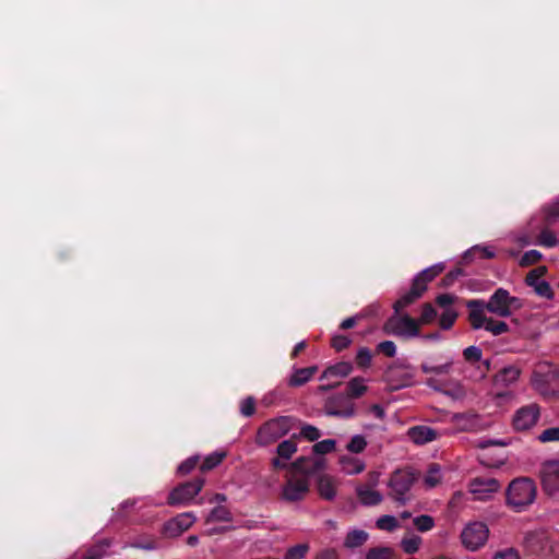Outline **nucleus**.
Returning <instances> with one entry per match:
<instances>
[{
    "mask_svg": "<svg viewBox=\"0 0 559 559\" xmlns=\"http://www.w3.org/2000/svg\"><path fill=\"white\" fill-rule=\"evenodd\" d=\"M377 350L391 358L396 354V346L392 341H383L377 345Z\"/></svg>",
    "mask_w": 559,
    "mask_h": 559,
    "instance_id": "obj_57",
    "label": "nucleus"
},
{
    "mask_svg": "<svg viewBox=\"0 0 559 559\" xmlns=\"http://www.w3.org/2000/svg\"><path fill=\"white\" fill-rule=\"evenodd\" d=\"M366 447H367L366 438L361 435H355L354 437H352L350 441L347 443L346 449L350 453L358 454V453L364 452Z\"/></svg>",
    "mask_w": 559,
    "mask_h": 559,
    "instance_id": "obj_43",
    "label": "nucleus"
},
{
    "mask_svg": "<svg viewBox=\"0 0 559 559\" xmlns=\"http://www.w3.org/2000/svg\"><path fill=\"white\" fill-rule=\"evenodd\" d=\"M542 484L544 490L549 495L559 490V461H550L544 464Z\"/></svg>",
    "mask_w": 559,
    "mask_h": 559,
    "instance_id": "obj_18",
    "label": "nucleus"
},
{
    "mask_svg": "<svg viewBox=\"0 0 559 559\" xmlns=\"http://www.w3.org/2000/svg\"><path fill=\"white\" fill-rule=\"evenodd\" d=\"M131 547L144 550H153L156 549V542L154 539H148L145 542L136 540L131 544Z\"/></svg>",
    "mask_w": 559,
    "mask_h": 559,
    "instance_id": "obj_61",
    "label": "nucleus"
},
{
    "mask_svg": "<svg viewBox=\"0 0 559 559\" xmlns=\"http://www.w3.org/2000/svg\"><path fill=\"white\" fill-rule=\"evenodd\" d=\"M463 357L467 362L475 365L481 360L483 352L477 346H468L463 350Z\"/></svg>",
    "mask_w": 559,
    "mask_h": 559,
    "instance_id": "obj_48",
    "label": "nucleus"
},
{
    "mask_svg": "<svg viewBox=\"0 0 559 559\" xmlns=\"http://www.w3.org/2000/svg\"><path fill=\"white\" fill-rule=\"evenodd\" d=\"M231 520L230 511L226 507L218 506L210 512L206 522H230Z\"/></svg>",
    "mask_w": 559,
    "mask_h": 559,
    "instance_id": "obj_34",
    "label": "nucleus"
},
{
    "mask_svg": "<svg viewBox=\"0 0 559 559\" xmlns=\"http://www.w3.org/2000/svg\"><path fill=\"white\" fill-rule=\"evenodd\" d=\"M335 444H336L335 440L325 439V440L319 441L316 444H313L312 450H313L314 454L323 455V454H328V453H331L332 451H334Z\"/></svg>",
    "mask_w": 559,
    "mask_h": 559,
    "instance_id": "obj_49",
    "label": "nucleus"
},
{
    "mask_svg": "<svg viewBox=\"0 0 559 559\" xmlns=\"http://www.w3.org/2000/svg\"><path fill=\"white\" fill-rule=\"evenodd\" d=\"M105 555V547L103 545H95L82 554H75L69 559H102Z\"/></svg>",
    "mask_w": 559,
    "mask_h": 559,
    "instance_id": "obj_35",
    "label": "nucleus"
},
{
    "mask_svg": "<svg viewBox=\"0 0 559 559\" xmlns=\"http://www.w3.org/2000/svg\"><path fill=\"white\" fill-rule=\"evenodd\" d=\"M368 388L365 384V379L355 377L347 382L345 395L349 399H359L367 392Z\"/></svg>",
    "mask_w": 559,
    "mask_h": 559,
    "instance_id": "obj_27",
    "label": "nucleus"
},
{
    "mask_svg": "<svg viewBox=\"0 0 559 559\" xmlns=\"http://www.w3.org/2000/svg\"><path fill=\"white\" fill-rule=\"evenodd\" d=\"M520 377V369L514 366H508L502 368L496 374V382L504 385H509L518 380Z\"/></svg>",
    "mask_w": 559,
    "mask_h": 559,
    "instance_id": "obj_30",
    "label": "nucleus"
},
{
    "mask_svg": "<svg viewBox=\"0 0 559 559\" xmlns=\"http://www.w3.org/2000/svg\"><path fill=\"white\" fill-rule=\"evenodd\" d=\"M479 418L474 413H459L453 415V424L461 431H474L478 427Z\"/></svg>",
    "mask_w": 559,
    "mask_h": 559,
    "instance_id": "obj_22",
    "label": "nucleus"
},
{
    "mask_svg": "<svg viewBox=\"0 0 559 559\" xmlns=\"http://www.w3.org/2000/svg\"><path fill=\"white\" fill-rule=\"evenodd\" d=\"M318 371L317 366H310L306 368H298L294 371V373L288 379V385L292 388H297L306 384Z\"/></svg>",
    "mask_w": 559,
    "mask_h": 559,
    "instance_id": "obj_23",
    "label": "nucleus"
},
{
    "mask_svg": "<svg viewBox=\"0 0 559 559\" xmlns=\"http://www.w3.org/2000/svg\"><path fill=\"white\" fill-rule=\"evenodd\" d=\"M485 309L498 317L506 318L511 316L508 307V290L501 287L496 289L489 300L485 302Z\"/></svg>",
    "mask_w": 559,
    "mask_h": 559,
    "instance_id": "obj_17",
    "label": "nucleus"
},
{
    "mask_svg": "<svg viewBox=\"0 0 559 559\" xmlns=\"http://www.w3.org/2000/svg\"><path fill=\"white\" fill-rule=\"evenodd\" d=\"M489 530L483 522H473L465 526L461 533V540L464 547L475 551L483 547L488 539Z\"/></svg>",
    "mask_w": 559,
    "mask_h": 559,
    "instance_id": "obj_9",
    "label": "nucleus"
},
{
    "mask_svg": "<svg viewBox=\"0 0 559 559\" xmlns=\"http://www.w3.org/2000/svg\"><path fill=\"white\" fill-rule=\"evenodd\" d=\"M337 552L335 549H325L318 554L317 559H337Z\"/></svg>",
    "mask_w": 559,
    "mask_h": 559,
    "instance_id": "obj_64",
    "label": "nucleus"
},
{
    "mask_svg": "<svg viewBox=\"0 0 559 559\" xmlns=\"http://www.w3.org/2000/svg\"><path fill=\"white\" fill-rule=\"evenodd\" d=\"M469 309L468 321L474 330L484 328L486 331L493 335H501L509 331V325L503 321H498L492 318H487L484 313L485 301L480 299H472L466 302Z\"/></svg>",
    "mask_w": 559,
    "mask_h": 559,
    "instance_id": "obj_4",
    "label": "nucleus"
},
{
    "mask_svg": "<svg viewBox=\"0 0 559 559\" xmlns=\"http://www.w3.org/2000/svg\"><path fill=\"white\" fill-rule=\"evenodd\" d=\"M463 275V271L460 267H456L449 273H447L443 278L441 280V285L443 287H450L454 284V282Z\"/></svg>",
    "mask_w": 559,
    "mask_h": 559,
    "instance_id": "obj_59",
    "label": "nucleus"
},
{
    "mask_svg": "<svg viewBox=\"0 0 559 559\" xmlns=\"http://www.w3.org/2000/svg\"><path fill=\"white\" fill-rule=\"evenodd\" d=\"M308 550L309 546L307 544H298L286 551L285 559H304Z\"/></svg>",
    "mask_w": 559,
    "mask_h": 559,
    "instance_id": "obj_50",
    "label": "nucleus"
},
{
    "mask_svg": "<svg viewBox=\"0 0 559 559\" xmlns=\"http://www.w3.org/2000/svg\"><path fill=\"white\" fill-rule=\"evenodd\" d=\"M240 413L246 417H250L255 413V400L252 396L241 401Z\"/></svg>",
    "mask_w": 559,
    "mask_h": 559,
    "instance_id": "obj_56",
    "label": "nucleus"
},
{
    "mask_svg": "<svg viewBox=\"0 0 559 559\" xmlns=\"http://www.w3.org/2000/svg\"><path fill=\"white\" fill-rule=\"evenodd\" d=\"M426 292V287L419 286L418 283L412 282L411 289L402 295L394 304L393 309L395 313H399L402 309L411 306L416 300H418L424 293Z\"/></svg>",
    "mask_w": 559,
    "mask_h": 559,
    "instance_id": "obj_21",
    "label": "nucleus"
},
{
    "mask_svg": "<svg viewBox=\"0 0 559 559\" xmlns=\"http://www.w3.org/2000/svg\"><path fill=\"white\" fill-rule=\"evenodd\" d=\"M325 413L330 416L352 418L356 415V407L349 396L338 393L326 399Z\"/></svg>",
    "mask_w": 559,
    "mask_h": 559,
    "instance_id": "obj_12",
    "label": "nucleus"
},
{
    "mask_svg": "<svg viewBox=\"0 0 559 559\" xmlns=\"http://www.w3.org/2000/svg\"><path fill=\"white\" fill-rule=\"evenodd\" d=\"M357 496L364 506H377L382 501V495L372 489L358 487Z\"/></svg>",
    "mask_w": 559,
    "mask_h": 559,
    "instance_id": "obj_28",
    "label": "nucleus"
},
{
    "mask_svg": "<svg viewBox=\"0 0 559 559\" xmlns=\"http://www.w3.org/2000/svg\"><path fill=\"white\" fill-rule=\"evenodd\" d=\"M289 467L295 472L301 473L302 476L308 477L324 469L325 461L323 459L299 456L289 465Z\"/></svg>",
    "mask_w": 559,
    "mask_h": 559,
    "instance_id": "obj_19",
    "label": "nucleus"
},
{
    "mask_svg": "<svg viewBox=\"0 0 559 559\" xmlns=\"http://www.w3.org/2000/svg\"><path fill=\"white\" fill-rule=\"evenodd\" d=\"M499 488L500 483L492 477H475L469 481V491L475 495L477 500H486Z\"/></svg>",
    "mask_w": 559,
    "mask_h": 559,
    "instance_id": "obj_15",
    "label": "nucleus"
},
{
    "mask_svg": "<svg viewBox=\"0 0 559 559\" xmlns=\"http://www.w3.org/2000/svg\"><path fill=\"white\" fill-rule=\"evenodd\" d=\"M534 292L539 296L547 299H551L554 297V292L548 282L542 281L538 285L534 287Z\"/></svg>",
    "mask_w": 559,
    "mask_h": 559,
    "instance_id": "obj_58",
    "label": "nucleus"
},
{
    "mask_svg": "<svg viewBox=\"0 0 559 559\" xmlns=\"http://www.w3.org/2000/svg\"><path fill=\"white\" fill-rule=\"evenodd\" d=\"M298 436L293 435L289 439L284 440L276 447V456H274L270 464L273 471H283L288 468V463L293 455L297 452Z\"/></svg>",
    "mask_w": 559,
    "mask_h": 559,
    "instance_id": "obj_13",
    "label": "nucleus"
},
{
    "mask_svg": "<svg viewBox=\"0 0 559 559\" xmlns=\"http://www.w3.org/2000/svg\"><path fill=\"white\" fill-rule=\"evenodd\" d=\"M385 333L396 336L415 337L420 333L418 322L408 314L391 317L383 326Z\"/></svg>",
    "mask_w": 559,
    "mask_h": 559,
    "instance_id": "obj_8",
    "label": "nucleus"
},
{
    "mask_svg": "<svg viewBox=\"0 0 559 559\" xmlns=\"http://www.w3.org/2000/svg\"><path fill=\"white\" fill-rule=\"evenodd\" d=\"M203 477H195L176 486L167 497V504L171 507L188 506L204 486Z\"/></svg>",
    "mask_w": 559,
    "mask_h": 559,
    "instance_id": "obj_7",
    "label": "nucleus"
},
{
    "mask_svg": "<svg viewBox=\"0 0 559 559\" xmlns=\"http://www.w3.org/2000/svg\"><path fill=\"white\" fill-rule=\"evenodd\" d=\"M318 492L322 499L333 500L336 496L334 479L329 475H321L317 481Z\"/></svg>",
    "mask_w": 559,
    "mask_h": 559,
    "instance_id": "obj_25",
    "label": "nucleus"
},
{
    "mask_svg": "<svg viewBox=\"0 0 559 559\" xmlns=\"http://www.w3.org/2000/svg\"><path fill=\"white\" fill-rule=\"evenodd\" d=\"M195 516L192 512H185L164 524L163 534L167 537H176L191 527Z\"/></svg>",
    "mask_w": 559,
    "mask_h": 559,
    "instance_id": "obj_16",
    "label": "nucleus"
},
{
    "mask_svg": "<svg viewBox=\"0 0 559 559\" xmlns=\"http://www.w3.org/2000/svg\"><path fill=\"white\" fill-rule=\"evenodd\" d=\"M425 485L429 488L436 487L441 481L440 465L431 463L428 466L427 474L424 478Z\"/></svg>",
    "mask_w": 559,
    "mask_h": 559,
    "instance_id": "obj_33",
    "label": "nucleus"
},
{
    "mask_svg": "<svg viewBox=\"0 0 559 559\" xmlns=\"http://www.w3.org/2000/svg\"><path fill=\"white\" fill-rule=\"evenodd\" d=\"M352 341L346 335H335L331 340V346L336 352H342L350 345Z\"/></svg>",
    "mask_w": 559,
    "mask_h": 559,
    "instance_id": "obj_55",
    "label": "nucleus"
},
{
    "mask_svg": "<svg viewBox=\"0 0 559 559\" xmlns=\"http://www.w3.org/2000/svg\"><path fill=\"white\" fill-rule=\"evenodd\" d=\"M310 491V481L306 476L288 475L281 487L280 500L286 503H298L306 499Z\"/></svg>",
    "mask_w": 559,
    "mask_h": 559,
    "instance_id": "obj_6",
    "label": "nucleus"
},
{
    "mask_svg": "<svg viewBox=\"0 0 559 559\" xmlns=\"http://www.w3.org/2000/svg\"><path fill=\"white\" fill-rule=\"evenodd\" d=\"M543 254L535 249L528 250L524 252V254L520 259V265L523 267L531 266L540 261Z\"/></svg>",
    "mask_w": 559,
    "mask_h": 559,
    "instance_id": "obj_47",
    "label": "nucleus"
},
{
    "mask_svg": "<svg viewBox=\"0 0 559 559\" xmlns=\"http://www.w3.org/2000/svg\"><path fill=\"white\" fill-rule=\"evenodd\" d=\"M535 390L546 399H559V370L548 364H539L533 372Z\"/></svg>",
    "mask_w": 559,
    "mask_h": 559,
    "instance_id": "obj_3",
    "label": "nucleus"
},
{
    "mask_svg": "<svg viewBox=\"0 0 559 559\" xmlns=\"http://www.w3.org/2000/svg\"><path fill=\"white\" fill-rule=\"evenodd\" d=\"M436 317L437 310L435 309V307L431 304L426 302L423 305L418 324H429L435 321Z\"/></svg>",
    "mask_w": 559,
    "mask_h": 559,
    "instance_id": "obj_46",
    "label": "nucleus"
},
{
    "mask_svg": "<svg viewBox=\"0 0 559 559\" xmlns=\"http://www.w3.org/2000/svg\"><path fill=\"white\" fill-rule=\"evenodd\" d=\"M407 436L415 444L421 445L435 441L439 433L431 427L418 425L411 427L407 430Z\"/></svg>",
    "mask_w": 559,
    "mask_h": 559,
    "instance_id": "obj_20",
    "label": "nucleus"
},
{
    "mask_svg": "<svg viewBox=\"0 0 559 559\" xmlns=\"http://www.w3.org/2000/svg\"><path fill=\"white\" fill-rule=\"evenodd\" d=\"M537 243L546 248H554L558 245V239L555 233L546 227L540 231Z\"/></svg>",
    "mask_w": 559,
    "mask_h": 559,
    "instance_id": "obj_41",
    "label": "nucleus"
},
{
    "mask_svg": "<svg viewBox=\"0 0 559 559\" xmlns=\"http://www.w3.org/2000/svg\"><path fill=\"white\" fill-rule=\"evenodd\" d=\"M536 496L535 481L528 477H519L509 484L506 490V503L514 512H523L534 503Z\"/></svg>",
    "mask_w": 559,
    "mask_h": 559,
    "instance_id": "obj_1",
    "label": "nucleus"
},
{
    "mask_svg": "<svg viewBox=\"0 0 559 559\" xmlns=\"http://www.w3.org/2000/svg\"><path fill=\"white\" fill-rule=\"evenodd\" d=\"M544 222L547 226L555 224L559 219V199L544 207Z\"/></svg>",
    "mask_w": 559,
    "mask_h": 559,
    "instance_id": "obj_37",
    "label": "nucleus"
},
{
    "mask_svg": "<svg viewBox=\"0 0 559 559\" xmlns=\"http://www.w3.org/2000/svg\"><path fill=\"white\" fill-rule=\"evenodd\" d=\"M394 550L389 547H373L366 554V559H393Z\"/></svg>",
    "mask_w": 559,
    "mask_h": 559,
    "instance_id": "obj_39",
    "label": "nucleus"
},
{
    "mask_svg": "<svg viewBox=\"0 0 559 559\" xmlns=\"http://www.w3.org/2000/svg\"><path fill=\"white\" fill-rule=\"evenodd\" d=\"M413 523L416 530L421 533L428 532L432 530L435 526L433 518L428 514H421L419 516L414 518Z\"/></svg>",
    "mask_w": 559,
    "mask_h": 559,
    "instance_id": "obj_40",
    "label": "nucleus"
},
{
    "mask_svg": "<svg viewBox=\"0 0 559 559\" xmlns=\"http://www.w3.org/2000/svg\"><path fill=\"white\" fill-rule=\"evenodd\" d=\"M508 307H509V310L512 312V310H518L522 307V301L520 298L518 297H513L510 295V293L508 292Z\"/></svg>",
    "mask_w": 559,
    "mask_h": 559,
    "instance_id": "obj_63",
    "label": "nucleus"
},
{
    "mask_svg": "<svg viewBox=\"0 0 559 559\" xmlns=\"http://www.w3.org/2000/svg\"><path fill=\"white\" fill-rule=\"evenodd\" d=\"M368 536V533L362 530H353L347 533L344 546L350 549L360 547L367 542Z\"/></svg>",
    "mask_w": 559,
    "mask_h": 559,
    "instance_id": "obj_29",
    "label": "nucleus"
},
{
    "mask_svg": "<svg viewBox=\"0 0 559 559\" xmlns=\"http://www.w3.org/2000/svg\"><path fill=\"white\" fill-rule=\"evenodd\" d=\"M453 361L449 360L442 365L432 366L428 362H423L420 365V369L424 373H435V374H448L450 373Z\"/></svg>",
    "mask_w": 559,
    "mask_h": 559,
    "instance_id": "obj_36",
    "label": "nucleus"
},
{
    "mask_svg": "<svg viewBox=\"0 0 559 559\" xmlns=\"http://www.w3.org/2000/svg\"><path fill=\"white\" fill-rule=\"evenodd\" d=\"M492 559H520V556L515 549L509 548L502 551H498Z\"/></svg>",
    "mask_w": 559,
    "mask_h": 559,
    "instance_id": "obj_60",
    "label": "nucleus"
},
{
    "mask_svg": "<svg viewBox=\"0 0 559 559\" xmlns=\"http://www.w3.org/2000/svg\"><path fill=\"white\" fill-rule=\"evenodd\" d=\"M454 296L450 295V294H441L439 295L437 298H436V302L440 306V307H448L450 305H452L454 302Z\"/></svg>",
    "mask_w": 559,
    "mask_h": 559,
    "instance_id": "obj_62",
    "label": "nucleus"
},
{
    "mask_svg": "<svg viewBox=\"0 0 559 559\" xmlns=\"http://www.w3.org/2000/svg\"><path fill=\"white\" fill-rule=\"evenodd\" d=\"M546 266H537L531 270L525 277V284L534 288L543 281L542 277L546 274Z\"/></svg>",
    "mask_w": 559,
    "mask_h": 559,
    "instance_id": "obj_38",
    "label": "nucleus"
},
{
    "mask_svg": "<svg viewBox=\"0 0 559 559\" xmlns=\"http://www.w3.org/2000/svg\"><path fill=\"white\" fill-rule=\"evenodd\" d=\"M353 371V365L349 361H340L335 365L328 367L321 379H330V378H344L347 377Z\"/></svg>",
    "mask_w": 559,
    "mask_h": 559,
    "instance_id": "obj_26",
    "label": "nucleus"
},
{
    "mask_svg": "<svg viewBox=\"0 0 559 559\" xmlns=\"http://www.w3.org/2000/svg\"><path fill=\"white\" fill-rule=\"evenodd\" d=\"M340 462L344 472L349 475L359 474L365 469V464L360 460L352 456H342Z\"/></svg>",
    "mask_w": 559,
    "mask_h": 559,
    "instance_id": "obj_31",
    "label": "nucleus"
},
{
    "mask_svg": "<svg viewBox=\"0 0 559 559\" xmlns=\"http://www.w3.org/2000/svg\"><path fill=\"white\" fill-rule=\"evenodd\" d=\"M376 525L379 530L393 532L399 527V521L393 515H382L377 520Z\"/></svg>",
    "mask_w": 559,
    "mask_h": 559,
    "instance_id": "obj_42",
    "label": "nucleus"
},
{
    "mask_svg": "<svg viewBox=\"0 0 559 559\" xmlns=\"http://www.w3.org/2000/svg\"><path fill=\"white\" fill-rule=\"evenodd\" d=\"M444 270L443 263L433 264L421 272H419L415 277L414 282L418 283L419 286L426 287L430 282H432L439 274H441Z\"/></svg>",
    "mask_w": 559,
    "mask_h": 559,
    "instance_id": "obj_24",
    "label": "nucleus"
},
{
    "mask_svg": "<svg viewBox=\"0 0 559 559\" xmlns=\"http://www.w3.org/2000/svg\"><path fill=\"white\" fill-rule=\"evenodd\" d=\"M414 368L409 365L394 362L385 371V379L393 390L411 385L414 382Z\"/></svg>",
    "mask_w": 559,
    "mask_h": 559,
    "instance_id": "obj_11",
    "label": "nucleus"
},
{
    "mask_svg": "<svg viewBox=\"0 0 559 559\" xmlns=\"http://www.w3.org/2000/svg\"><path fill=\"white\" fill-rule=\"evenodd\" d=\"M540 408L537 404L532 403L519 408L513 416V427L518 431L528 430L538 420Z\"/></svg>",
    "mask_w": 559,
    "mask_h": 559,
    "instance_id": "obj_14",
    "label": "nucleus"
},
{
    "mask_svg": "<svg viewBox=\"0 0 559 559\" xmlns=\"http://www.w3.org/2000/svg\"><path fill=\"white\" fill-rule=\"evenodd\" d=\"M537 440L542 443L559 441V427H550V428L545 429L537 437Z\"/></svg>",
    "mask_w": 559,
    "mask_h": 559,
    "instance_id": "obj_53",
    "label": "nucleus"
},
{
    "mask_svg": "<svg viewBox=\"0 0 559 559\" xmlns=\"http://www.w3.org/2000/svg\"><path fill=\"white\" fill-rule=\"evenodd\" d=\"M298 437H302L306 440L312 442V441H317L321 437V432L317 427L309 425V424H305L301 427Z\"/></svg>",
    "mask_w": 559,
    "mask_h": 559,
    "instance_id": "obj_51",
    "label": "nucleus"
},
{
    "mask_svg": "<svg viewBox=\"0 0 559 559\" xmlns=\"http://www.w3.org/2000/svg\"><path fill=\"white\" fill-rule=\"evenodd\" d=\"M226 457L225 452H213L209 454L202 462L200 469L201 472H209L218 466Z\"/></svg>",
    "mask_w": 559,
    "mask_h": 559,
    "instance_id": "obj_32",
    "label": "nucleus"
},
{
    "mask_svg": "<svg viewBox=\"0 0 559 559\" xmlns=\"http://www.w3.org/2000/svg\"><path fill=\"white\" fill-rule=\"evenodd\" d=\"M199 463V456H190L178 466V473L182 476L191 473Z\"/></svg>",
    "mask_w": 559,
    "mask_h": 559,
    "instance_id": "obj_54",
    "label": "nucleus"
},
{
    "mask_svg": "<svg viewBox=\"0 0 559 559\" xmlns=\"http://www.w3.org/2000/svg\"><path fill=\"white\" fill-rule=\"evenodd\" d=\"M294 420L290 416H281L267 420L258 429L255 443L260 447L275 443L290 431Z\"/></svg>",
    "mask_w": 559,
    "mask_h": 559,
    "instance_id": "obj_5",
    "label": "nucleus"
},
{
    "mask_svg": "<svg viewBox=\"0 0 559 559\" xmlns=\"http://www.w3.org/2000/svg\"><path fill=\"white\" fill-rule=\"evenodd\" d=\"M522 544L530 555L547 556L552 551L551 540L545 531L525 533Z\"/></svg>",
    "mask_w": 559,
    "mask_h": 559,
    "instance_id": "obj_10",
    "label": "nucleus"
},
{
    "mask_svg": "<svg viewBox=\"0 0 559 559\" xmlns=\"http://www.w3.org/2000/svg\"><path fill=\"white\" fill-rule=\"evenodd\" d=\"M457 318V312L453 309H445L440 319L439 325L442 330H450Z\"/></svg>",
    "mask_w": 559,
    "mask_h": 559,
    "instance_id": "obj_45",
    "label": "nucleus"
},
{
    "mask_svg": "<svg viewBox=\"0 0 559 559\" xmlns=\"http://www.w3.org/2000/svg\"><path fill=\"white\" fill-rule=\"evenodd\" d=\"M420 474L413 468H400L394 471L389 479V497L401 506H405L413 499L412 487L419 479Z\"/></svg>",
    "mask_w": 559,
    "mask_h": 559,
    "instance_id": "obj_2",
    "label": "nucleus"
},
{
    "mask_svg": "<svg viewBox=\"0 0 559 559\" xmlns=\"http://www.w3.org/2000/svg\"><path fill=\"white\" fill-rule=\"evenodd\" d=\"M372 360V354L369 348L360 347L355 357V361L359 368H369Z\"/></svg>",
    "mask_w": 559,
    "mask_h": 559,
    "instance_id": "obj_44",
    "label": "nucleus"
},
{
    "mask_svg": "<svg viewBox=\"0 0 559 559\" xmlns=\"http://www.w3.org/2000/svg\"><path fill=\"white\" fill-rule=\"evenodd\" d=\"M420 543H421L420 537L413 536L411 538H404L401 543V546L406 554L413 555L418 551Z\"/></svg>",
    "mask_w": 559,
    "mask_h": 559,
    "instance_id": "obj_52",
    "label": "nucleus"
}]
</instances>
